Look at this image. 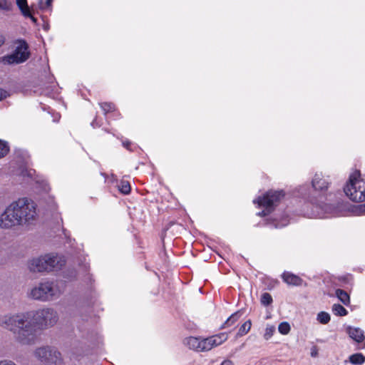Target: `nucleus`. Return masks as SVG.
I'll list each match as a JSON object with an SVG mask.
<instances>
[{
	"mask_svg": "<svg viewBox=\"0 0 365 365\" xmlns=\"http://www.w3.org/2000/svg\"><path fill=\"white\" fill-rule=\"evenodd\" d=\"M58 316L53 309L46 308L33 312L7 314L0 317V326L11 331L16 340L26 345L33 344L39 331L53 326Z\"/></svg>",
	"mask_w": 365,
	"mask_h": 365,
	"instance_id": "f257e3e1",
	"label": "nucleus"
},
{
	"mask_svg": "<svg viewBox=\"0 0 365 365\" xmlns=\"http://www.w3.org/2000/svg\"><path fill=\"white\" fill-rule=\"evenodd\" d=\"M25 17H29L31 19L34 23H36L37 19L31 14L30 10H29V15H24Z\"/></svg>",
	"mask_w": 365,
	"mask_h": 365,
	"instance_id": "e433bc0d",
	"label": "nucleus"
},
{
	"mask_svg": "<svg viewBox=\"0 0 365 365\" xmlns=\"http://www.w3.org/2000/svg\"><path fill=\"white\" fill-rule=\"evenodd\" d=\"M9 96V94L6 91L0 88V101L6 98Z\"/></svg>",
	"mask_w": 365,
	"mask_h": 365,
	"instance_id": "473e14b6",
	"label": "nucleus"
},
{
	"mask_svg": "<svg viewBox=\"0 0 365 365\" xmlns=\"http://www.w3.org/2000/svg\"><path fill=\"white\" fill-rule=\"evenodd\" d=\"M344 192L354 202L365 201V175H361L359 170L350 174Z\"/></svg>",
	"mask_w": 365,
	"mask_h": 365,
	"instance_id": "39448f33",
	"label": "nucleus"
},
{
	"mask_svg": "<svg viewBox=\"0 0 365 365\" xmlns=\"http://www.w3.org/2000/svg\"><path fill=\"white\" fill-rule=\"evenodd\" d=\"M4 43V38L0 34V46Z\"/></svg>",
	"mask_w": 365,
	"mask_h": 365,
	"instance_id": "a19ab883",
	"label": "nucleus"
},
{
	"mask_svg": "<svg viewBox=\"0 0 365 365\" xmlns=\"http://www.w3.org/2000/svg\"><path fill=\"white\" fill-rule=\"evenodd\" d=\"M91 126L93 128H98V127H100L101 125V123H99L98 122V120L97 118H95L91 123Z\"/></svg>",
	"mask_w": 365,
	"mask_h": 365,
	"instance_id": "c9c22d12",
	"label": "nucleus"
},
{
	"mask_svg": "<svg viewBox=\"0 0 365 365\" xmlns=\"http://www.w3.org/2000/svg\"><path fill=\"white\" fill-rule=\"evenodd\" d=\"M15 44L16 48L13 53L2 58V62L4 64L21 63L29 58V45L25 40L18 39Z\"/></svg>",
	"mask_w": 365,
	"mask_h": 365,
	"instance_id": "6e6552de",
	"label": "nucleus"
},
{
	"mask_svg": "<svg viewBox=\"0 0 365 365\" xmlns=\"http://www.w3.org/2000/svg\"><path fill=\"white\" fill-rule=\"evenodd\" d=\"M252 327V322L250 319L246 321L239 329L237 335L240 336H244L249 332Z\"/></svg>",
	"mask_w": 365,
	"mask_h": 365,
	"instance_id": "6ab92c4d",
	"label": "nucleus"
},
{
	"mask_svg": "<svg viewBox=\"0 0 365 365\" xmlns=\"http://www.w3.org/2000/svg\"><path fill=\"white\" fill-rule=\"evenodd\" d=\"M279 332L282 334H287L290 331V325L287 322H281L278 327Z\"/></svg>",
	"mask_w": 365,
	"mask_h": 365,
	"instance_id": "393cba45",
	"label": "nucleus"
},
{
	"mask_svg": "<svg viewBox=\"0 0 365 365\" xmlns=\"http://www.w3.org/2000/svg\"><path fill=\"white\" fill-rule=\"evenodd\" d=\"M36 205L27 197L12 202L0 215V228L11 230L31 223L36 219Z\"/></svg>",
	"mask_w": 365,
	"mask_h": 365,
	"instance_id": "7ed1b4c3",
	"label": "nucleus"
},
{
	"mask_svg": "<svg viewBox=\"0 0 365 365\" xmlns=\"http://www.w3.org/2000/svg\"><path fill=\"white\" fill-rule=\"evenodd\" d=\"M43 190L45 191V192H48L49 190V187L48 185H45V186L43 187Z\"/></svg>",
	"mask_w": 365,
	"mask_h": 365,
	"instance_id": "79ce46f5",
	"label": "nucleus"
},
{
	"mask_svg": "<svg viewBox=\"0 0 365 365\" xmlns=\"http://www.w3.org/2000/svg\"><path fill=\"white\" fill-rule=\"evenodd\" d=\"M346 332L354 341L359 344L358 349H362L365 348V335L364 331L361 328L348 326Z\"/></svg>",
	"mask_w": 365,
	"mask_h": 365,
	"instance_id": "9b49d317",
	"label": "nucleus"
},
{
	"mask_svg": "<svg viewBox=\"0 0 365 365\" xmlns=\"http://www.w3.org/2000/svg\"><path fill=\"white\" fill-rule=\"evenodd\" d=\"M310 354L312 357H317L318 356V349H317V346H313L311 348Z\"/></svg>",
	"mask_w": 365,
	"mask_h": 365,
	"instance_id": "f704fd0d",
	"label": "nucleus"
},
{
	"mask_svg": "<svg viewBox=\"0 0 365 365\" xmlns=\"http://www.w3.org/2000/svg\"><path fill=\"white\" fill-rule=\"evenodd\" d=\"M66 287L65 280L44 281L31 289L30 296L34 299L42 302L58 299Z\"/></svg>",
	"mask_w": 365,
	"mask_h": 365,
	"instance_id": "20e7f679",
	"label": "nucleus"
},
{
	"mask_svg": "<svg viewBox=\"0 0 365 365\" xmlns=\"http://www.w3.org/2000/svg\"><path fill=\"white\" fill-rule=\"evenodd\" d=\"M184 344L190 349L199 351L200 347V338L190 336L185 339Z\"/></svg>",
	"mask_w": 365,
	"mask_h": 365,
	"instance_id": "ddd939ff",
	"label": "nucleus"
},
{
	"mask_svg": "<svg viewBox=\"0 0 365 365\" xmlns=\"http://www.w3.org/2000/svg\"><path fill=\"white\" fill-rule=\"evenodd\" d=\"M35 171L33 170H28L26 168H23L21 172V174L23 175V176H28V177H30L31 178L33 176V173H34Z\"/></svg>",
	"mask_w": 365,
	"mask_h": 365,
	"instance_id": "c756f323",
	"label": "nucleus"
},
{
	"mask_svg": "<svg viewBox=\"0 0 365 365\" xmlns=\"http://www.w3.org/2000/svg\"><path fill=\"white\" fill-rule=\"evenodd\" d=\"M123 145L124 148H125L127 150H133L132 148V143L128 140L123 141Z\"/></svg>",
	"mask_w": 365,
	"mask_h": 365,
	"instance_id": "2f4dec72",
	"label": "nucleus"
},
{
	"mask_svg": "<svg viewBox=\"0 0 365 365\" xmlns=\"http://www.w3.org/2000/svg\"><path fill=\"white\" fill-rule=\"evenodd\" d=\"M0 9L6 11L9 9L6 0H0Z\"/></svg>",
	"mask_w": 365,
	"mask_h": 365,
	"instance_id": "7c9ffc66",
	"label": "nucleus"
},
{
	"mask_svg": "<svg viewBox=\"0 0 365 365\" xmlns=\"http://www.w3.org/2000/svg\"><path fill=\"white\" fill-rule=\"evenodd\" d=\"M66 264L64 257L58 255L48 254L34 258L29 263V268L31 272H50L61 269Z\"/></svg>",
	"mask_w": 365,
	"mask_h": 365,
	"instance_id": "423d86ee",
	"label": "nucleus"
},
{
	"mask_svg": "<svg viewBox=\"0 0 365 365\" xmlns=\"http://www.w3.org/2000/svg\"><path fill=\"white\" fill-rule=\"evenodd\" d=\"M349 361L353 365H361L365 362V356L361 353L351 354L349 357Z\"/></svg>",
	"mask_w": 365,
	"mask_h": 365,
	"instance_id": "2eb2a0df",
	"label": "nucleus"
},
{
	"mask_svg": "<svg viewBox=\"0 0 365 365\" xmlns=\"http://www.w3.org/2000/svg\"><path fill=\"white\" fill-rule=\"evenodd\" d=\"M16 4L21 10L23 15H29V6L26 0H16Z\"/></svg>",
	"mask_w": 365,
	"mask_h": 365,
	"instance_id": "5701e85b",
	"label": "nucleus"
},
{
	"mask_svg": "<svg viewBox=\"0 0 365 365\" xmlns=\"http://www.w3.org/2000/svg\"><path fill=\"white\" fill-rule=\"evenodd\" d=\"M9 361L4 360L0 361V365H9Z\"/></svg>",
	"mask_w": 365,
	"mask_h": 365,
	"instance_id": "ea45409f",
	"label": "nucleus"
},
{
	"mask_svg": "<svg viewBox=\"0 0 365 365\" xmlns=\"http://www.w3.org/2000/svg\"><path fill=\"white\" fill-rule=\"evenodd\" d=\"M275 331V328L272 326L267 327L265 329V332L264 334V337L265 339H269L271 338V336L273 335L274 332Z\"/></svg>",
	"mask_w": 365,
	"mask_h": 365,
	"instance_id": "bb28decb",
	"label": "nucleus"
},
{
	"mask_svg": "<svg viewBox=\"0 0 365 365\" xmlns=\"http://www.w3.org/2000/svg\"><path fill=\"white\" fill-rule=\"evenodd\" d=\"M332 312L336 316L344 317L348 314L347 310L339 304H334L331 308Z\"/></svg>",
	"mask_w": 365,
	"mask_h": 365,
	"instance_id": "f3484780",
	"label": "nucleus"
},
{
	"mask_svg": "<svg viewBox=\"0 0 365 365\" xmlns=\"http://www.w3.org/2000/svg\"><path fill=\"white\" fill-rule=\"evenodd\" d=\"M358 209L359 210L360 213H365V203L364 205H359Z\"/></svg>",
	"mask_w": 365,
	"mask_h": 365,
	"instance_id": "4c0bfd02",
	"label": "nucleus"
},
{
	"mask_svg": "<svg viewBox=\"0 0 365 365\" xmlns=\"http://www.w3.org/2000/svg\"><path fill=\"white\" fill-rule=\"evenodd\" d=\"M317 319L319 323L327 324L330 322L331 317L329 313L326 312H320L317 314Z\"/></svg>",
	"mask_w": 365,
	"mask_h": 365,
	"instance_id": "aec40b11",
	"label": "nucleus"
},
{
	"mask_svg": "<svg viewBox=\"0 0 365 365\" xmlns=\"http://www.w3.org/2000/svg\"><path fill=\"white\" fill-rule=\"evenodd\" d=\"M284 193L282 190H270L266 192L262 197H259L253 200L255 204L257 203L259 207L264 208L257 213L259 216L268 215L274 209V207L284 197Z\"/></svg>",
	"mask_w": 365,
	"mask_h": 365,
	"instance_id": "0eeeda50",
	"label": "nucleus"
},
{
	"mask_svg": "<svg viewBox=\"0 0 365 365\" xmlns=\"http://www.w3.org/2000/svg\"><path fill=\"white\" fill-rule=\"evenodd\" d=\"M53 76H49V78H48V83H52V82H53Z\"/></svg>",
	"mask_w": 365,
	"mask_h": 365,
	"instance_id": "37998d69",
	"label": "nucleus"
},
{
	"mask_svg": "<svg viewBox=\"0 0 365 365\" xmlns=\"http://www.w3.org/2000/svg\"><path fill=\"white\" fill-rule=\"evenodd\" d=\"M289 222V220L288 217H283L281 220L278 221L277 219H274L272 222H271L269 225L270 226L274 227V228H282L285 226H287Z\"/></svg>",
	"mask_w": 365,
	"mask_h": 365,
	"instance_id": "a211bd4d",
	"label": "nucleus"
},
{
	"mask_svg": "<svg viewBox=\"0 0 365 365\" xmlns=\"http://www.w3.org/2000/svg\"><path fill=\"white\" fill-rule=\"evenodd\" d=\"M101 108L103 110L104 115L115 111V105L112 103H99Z\"/></svg>",
	"mask_w": 365,
	"mask_h": 365,
	"instance_id": "4be33fe9",
	"label": "nucleus"
},
{
	"mask_svg": "<svg viewBox=\"0 0 365 365\" xmlns=\"http://www.w3.org/2000/svg\"><path fill=\"white\" fill-rule=\"evenodd\" d=\"M9 150V148L7 143L0 140V158L4 157Z\"/></svg>",
	"mask_w": 365,
	"mask_h": 365,
	"instance_id": "a878e982",
	"label": "nucleus"
},
{
	"mask_svg": "<svg viewBox=\"0 0 365 365\" xmlns=\"http://www.w3.org/2000/svg\"><path fill=\"white\" fill-rule=\"evenodd\" d=\"M273 302L272 297L270 294L264 292L262 294L260 298V302L264 306H269Z\"/></svg>",
	"mask_w": 365,
	"mask_h": 365,
	"instance_id": "b1692460",
	"label": "nucleus"
},
{
	"mask_svg": "<svg viewBox=\"0 0 365 365\" xmlns=\"http://www.w3.org/2000/svg\"><path fill=\"white\" fill-rule=\"evenodd\" d=\"M221 365H232V362L230 360H225L221 363Z\"/></svg>",
	"mask_w": 365,
	"mask_h": 365,
	"instance_id": "58836bf2",
	"label": "nucleus"
},
{
	"mask_svg": "<svg viewBox=\"0 0 365 365\" xmlns=\"http://www.w3.org/2000/svg\"><path fill=\"white\" fill-rule=\"evenodd\" d=\"M119 191L125 195H127L130 191V183L126 180H121L118 185Z\"/></svg>",
	"mask_w": 365,
	"mask_h": 365,
	"instance_id": "412c9836",
	"label": "nucleus"
},
{
	"mask_svg": "<svg viewBox=\"0 0 365 365\" xmlns=\"http://www.w3.org/2000/svg\"><path fill=\"white\" fill-rule=\"evenodd\" d=\"M242 315V311L239 310L233 313L222 324V328H227L232 326Z\"/></svg>",
	"mask_w": 365,
	"mask_h": 365,
	"instance_id": "4468645a",
	"label": "nucleus"
},
{
	"mask_svg": "<svg viewBox=\"0 0 365 365\" xmlns=\"http://www.w3.org/2000/svg\"><path fill=\"white\" fill-rule=\"evenodd\" d=\"M76 277V271L75 269L68 270L64 274V278L68 281H71Z\"/></svg>",
	"mask_w": 365,
	"mask_h": 365,
	"instance_id": "cd10ccee",
	"label": "nucleus"
},
{
	"mask_svg": "<svg viewBox=\"0 0 365 365\" xmlns=\"http://www.w3.org/2000/svg\"><path fill=\"white\" fill-rule=\"evenodd\" d=\"M336 295L337 298L346 306L350 304L349 295L343 289H337L336 290Z\"/></svg>",
	"mask_w": 365,
	"mask_h": 365,
	"instance_id": "dca6fc26",
	"label": "nucleus"
},
{
	"mask_svg": "<svg viewBox=\"0 0 365 365\" xmlns=\"http://www.w3.org/2000/svg\"><path fill=\"white\" fill-rule=\"evenodd\" d=\"M53 0H46L45 3L43 2V0L39 1V8L41 10H44L46 8H48L51 6Z\"/></svg>",
	"mask_w": 365,
	"mask_h": 365,
	"instance_id": "c85d7f7f",
	"label": "nucleus"
},
{
	"mask_svg": "<svg viewBox=\"0 0 365 365\" xmlns=\"http://www.w3.org/2000/svg\"><path fill=\"white\" fill-rule=\"evenodd\" d=\"M35 356L46 365H62L61 353L53 346H42L36 349Z\"/></svg>",
	"mask_w": 365,
	"mask_h": 365,
	"instance_id": "1a4fd4ad",
	"label": "nucleus"
},
{
	"mask_svg": "<svg viewBox=\"0 0 365 365\" xmlns=\"http://www.w3.org/2000/svg\"><path fill=\"white\" fill-rule=\"evenodd\" d=\"M16 154L19 155L21 157H22V158H23L22 163L24 164H26L27 163V160L26 159V153H25L24 151L19 150V151L16 152Z\"/></svg>",
	"mask_w": 365,
	"mask_h": 365,
	"instance_id": "72a5a7b5",
	"label": "nucleus"
},
{
	"mask_svg": "<svg viewBox=\"0 0 365 365\" xmlns=\"http://www.w3.org/2000/svg\"><path fill=\"white\" fill-rule=\"evenodd\" d=\"M227 339V335L225 333H221L205 339L200 338V347H199V351H210L213 347L222 344Z\"/></svg>",
	"mask_w": 365,
	"mask_h": 365,
	"instance_id": "9d476101",
	"label": "nucleus"
},
{
	"mask_svg": "<svg viewBox=\"0 0 365 365\" xmlns=\"http://www.w3.org/2000/svg\"><path fill=\"white\" fill-rule=\"evenodd\" d=\"M282 278L285 283L292 286H301L303 282V279L301 277L289 272H284L282 274Z\"/></svg>",
	"mask_w": 365,
	"mask_h": 365,
	"instance_id": "f8f14e48",
	"label": "nucleus"
},
{
	"mask_svg": "<svg viewBox=\"0 0 365 365\" xmlns=\"http://www.w3.org/2000/svg\"><path fill=\"white\" fill-rule=\"evenodd\" d=\"M296 195L311 204V211L307 212L311 217L327 218L342 215L341 205L332 202L335 194L331 182L322 173L314 175L311 187L300 186Z\"/></svg>",
	"mask_w": 365,
	"mask_h": 365,
	"instance_id": "f03ea898",
	"label": "nucleus"
}]
</instances>
